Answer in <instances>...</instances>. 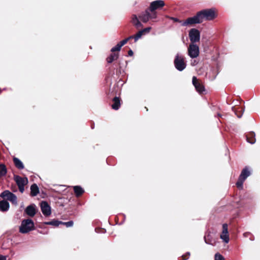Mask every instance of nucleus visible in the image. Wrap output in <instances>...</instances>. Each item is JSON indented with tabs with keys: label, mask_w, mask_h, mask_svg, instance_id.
<instances>
[{
	"label": "nucleus",
	"mask_w": 260,
	"mask_h": 260,
	"mask_svg": "<svg viewBox=\"0 0 260 260\" xmlns=\"http://www.w3.org/2000/svg\"><path fill=\"white\" fill-rule=\"evenodd\" d=\"M174 64L176 70L180 72L183 71L187 66L185 58L179 53H177L175 55Z\"/></svg>",
	"instance_id": "7ed1b4c3"
},
{
	"label": "nucleus",
	"mask_w": 260,
	"mask_h": 260,
	"mask_svg": "<svg viewBox=\"0 0 260 260\" xmlns=\"http://www.w3.org/2000/svg\"><path fill=\"white\" fill-rule=\"evenodd\" d=\"M25 212L28 216L30 217L34 216L36 213L35 205H31L27 206L25 210Z\"/></svg>",
	"instance_id": "2eb2a0df"
},
{
	"label": "nucleus",
	"mask_w": 260,
	"mask_h": 260,
	"mask_svg": "<svg viewBox=\"0 0 260 260\" xmlns=\"http://www.w3.org/2000/svg\"><path fill=\"white\" fill-rule=\"evenodd\" d=\"M118 53H112L107 58V61L109 63H112L113 61L117 60L118 58Z\"/></svg>",
	"instance_id": "b1692460"
},
{
	"label": "nucleus",
	"mask_w": 260,
	"mask_h": 260,
	"mask_svg": "<svg viewBox=\"0 0 260 260\" xmlns=\"http://www.w3.org/2000/svg\"><path fill=\"white\" fill-rule=\"evenodd\" d=\"M7 173V170L4 164H0V177L4 176Z\"/></svg>",
	"instance_id": "a878e982"
},
{
	"label": "nucleus",
	"mask_w": 260,
	"mask_h": 260,
	"mask_svg": "<svg viewBox=\"0 0 260 260\" xmlns=\"http://www.w3.org/2000/svg\"><path fill=\"white\" fill-rule=\"evenodd\" d=\"M150 12L151 11L149 9L146 10L139 16V18L143 22H147L151 17Z\"/></svg>",
	"instance_id": "4468645a"
},
{
	"label": "nucleus",
	"mask_w": 260,
	"mask_h": 260,
	"mask_svg": "<svg viewBox=\"0 0 260 260\" xmlns=\"http://www.w3.org/2000/svg\"><path fill=\"white\" fill-rule=\"evenodd\" d=\"M197 14L201 23L204 20L210 21L213 20L217 16L214 8L204 9L198 12Z\"/></svg>",
	"instance_id": "f257e3e1"
},
{
	"label": "nucleus",
	"mask_w": 260,
	"mask_h": 260,
	"mask_svg": "<svg viewBox=\"0 0 260 260\" xmlns=\"http://www.w3.org/2000/svg\"><path fill=\"white\" fill-rule=\"evenodd\" d=\"M204 240L206 244L214 246L216 245V240L211 235L208 234L204 236Z\"/></svg>",
	"instance_id": "f3484780"
},
{
	"label": "nucleus",
	"mask_w": 260,
	"mask_h": 260,
	"mask_svg": "<svg viewBox=\"0 0 260 260\" xmlns=\"http://www.w3.org/2000/svg\"><path fill=\"white\" fill-rule=\"evenodd\" d=\"M144 35V33L142 31V30L139 31L135 35V42H136L139 39L141 38V37Z\"/></svg>",
	"instance_id": "bb28decb"
},
{
	"label": "nucleus",
	"mask_w": 260,
	"mask_h": 260,
	"mask_svg": "<svg viewBox=\"0 0 260 260\" xmlns=\"http://www.w3.org/2000/svg\"><path fill=\"white\" fill-rule=\"evenodd\" d=\"M198 63V61L194 60L193 61H191V65L192 66H195Z\"/></svg>",
	"instance_id": "f704fd0d"
},
{
	"label": "nucleus",
	"mask_w": 260,
	"mask_h": 260,
	"mask_svg": "<svg viewBox=\"0 0 260 260\" xmlns=\"http://www.w3.org/2000/svg\"><path fill=\"white\" fill-rule=\"evenodd\" d=\"M61 223H62V221H58L57 220L53 219L50 221L44 222L43 223V224L45 225H52L54 226H58L60 224H61Z\"/></svg>",
	"instance_id": "393cba45"
},
{
	"label": "nucleus",
	"mask_w": 260,
	"mask_h": 260,
	"mask_svg": "<svg viewBox=\"0 0 260 260\" xmlns=\"http://www.w3.org/2000/svg\"><path fill=\"white\" fill-rule=\"evenodd\" d=\"M220 238L225 243L229 242V236L228 232V225L226 223L222 224V231L220 235Z\"/></svg>",
	"instance_id": "f8f14e48"
},
{
	"label": "nucleus",
	"mask_w": 260,
	"mask_h": 260,
	"mask_svg": "<svg viewBox=\"0 0 260 260\" xmlns=\"http://www.w3.org/2000/svg\"><path fill=\"white\" fill-rule=\"evenodd\" d=\"M73 221H69L68 222H62L61 223V224L65 225L67 227H71L73 225Z\"/></svg>",
	"instance_id": "c85d7f7f"
},
{
	"label": "nucleus",
	"mask_w": 260,
	"mask_h": 260,
	"mask_svg": "<svg viewBox=\"0 0 260 260\" xmlns=\"http://www.w3.org/2000/svg\"><path fill=\"white\" fill-rule=\"evenodd\" d=\"M0 260H6V257L3 255H0Z\"/></svg>",
	"instance_id": "58836bf2"
},
{
	"label": "nucleus",
	"mask_w": 260,
	"mask_h": 260,
	"mask_svg": "<svg viewBox=\"0 0 260 260\" xmlns=\"http://www.w3.org/2000/svg\"><path fill=\"white\" fill-rule=\"evenodd\" d=\"M35 229L34 222L31 219H24L22 221L19 227V232L22 234H26L34 230Z\"/></svg>",
	"instance_id": "f03ea898"
},
{
	"label": "nucleus",
	"mask_w": 260,
	"mask_h": 260,
	"mask_svg": "<svg viewBox=\"0 0 260 260\" xmlns=\"http://www.w3.org/2000/svg\"><path fill=\"white\" fill-rule=\"evenodd\" d=\"M165 5V2L162 0H157L150 3L149 10L153 12L157 9L162 8Z\"/></svg>",
	"instance_id": "9d476101"
},
{
	"label": "nucleus",
	"mask_w": 260,
	"mask_h": 260,
	"mask_svg": "<svg viewBox=\"0 0 260 260\" xmlns=\"http://www.w3.org/2000/svg\"><path fill=\"white\" fill-rule=\"evenodd\" d=\"M13 161L15 166L18 169L22 170L24 168V165L22 162L19 158L17 157H14Z\"/></svg>",
	"instance_id": "5701e85b"
},
{
	"label": "nucleus",
	"mask_w": 260,
	"mask_h": 260,
	"mask_svg": "<svg viewBox=\"0 0 260 260\" xmlns=\"http://www.w3.org/2000/svg\"><path fill=\"white\" fill-rule=\"evenodd\" d=\"M151 29V27H146L143 29H142V31L143 32V33H144V35H146V34H148L150 30Z\"/></svg>",
	"instance_id": "7c9ffc66"
},
{
	"label": "nucleus",
	"mask_w": 260,
	"mask_h": 260,
	"mask_svg": "<svg viewBox=\"0 0 260 260\" xmlns=\"http://www.w3.org/2000/svg\"><path fill=\"white\" fill-rule=\"evenodd\" d=\"M215 260H224L223 256L219 253L215 254Z\"/></svg>",
	"instance_id": "c756f323"
},
{
	"label": "nucleus",
	"mask_w": 260,
	"mask_h": 260,
	"mask_svg": "<svg viewBox=\"0 0 260 260\" xmlns=\"http://www.w3.org/2000/svg\"><path fill=\"white\" fill-rule=\"evenodd\" d=\"M251 174V172L249 168L245 167L241 171V173L239 177L238 180L236 183L237 187L239 189L243 188V184L244 181L249 177Z\"/></svg>",
	"instance_id": "20e7f679"
},
{
	"label": "nucleus",
	"mask_w": 260,
	"mask_h": 260,
	"mask_svg": "<svg viewBox=\"0 0 260 260\" xmlns=\"http://www.w3.org/2000/svg\"><path fill=\"white\" fill-rule=\"evenodd\" d=\"M14 180L17 184L19 191L23 193L24 191V186L28 183L27 178L26 177H21L18 175H14Z\"/></svg>",
	"instance_id": "39448f33"
},
{
	"label": "nucleus",
	"mask_w": 260,
	"mask_h": 260,
	"mask_svg": "<svg viewBox=\"0 0 260 260\" xmlns=\"http://www.w3.org/2000/svg\"><path fill=\"white\" fill-rule=\"evenodd\" d=\"M247 142L251 144H253L255 143L256 139H255V134L253 132H250L247 133L246 135Z\"/></svg>",
	"instance_id": "dca6fc26"
},
{
	"label": "nucleus",
	"mask_w": 260,
	"mask_h": 260,
	"mask_svg": "<svg viewBox=\"0 0 260 260\" xmlns=\"http://www.w3.org/2000/svg\"><path fill=\"white\" fill-rule=\"evenodd\" d=\"M172 19H173V20L174 21H175V22H180V23H182V21H179V19H178V18H177L172 17Z\"/></svg>",
	"instance_id": "e433bc0d"
},
{
	"label": "nucleus",
	"mask_w": 260,
	"mask_h": 260,
	"mask_svg": "<svg viewBox=\"0 0 260 260\" xmlns=\"http://www.w3.org/2000/svg\"><path fill=\"white\" fill-rule=\"evenodd\" d=\"M0 197L3 198H6L13 204H17V199L16 196L10 192L9 190H6L4 191L1 193Z\"/></svg>",
	"instance_id": "0eeeda50"
},
{
	"label": "nucleus",
	"mask_w": 260,
	"mask_h": 260,
	"mask_svg": "<svg viewBox=\"0 0 260 260\" xmlns=\"http://www.w3.org/2000/svg\"><path fill=\"white\" fill-rule=\"evenodd\" d=\"M128 39H127L126 38L124 39L123 40L121 41V42H120L119 43V44H120V45L122 47L123 46V45H124L127 42H128Z\"/></svg>",
	"instance_id": "473e14b6"
},
{
	"label": "nucleus",
	"mask_w": 260,
	"mask_h": 260,
	"mask_svg": "<svg viewBox=\"0 0 260 260\" xmlns=\"http://www.w3.org/2000/svg\"><path fill=\"white\" fill-rule=\"evenodd\" d=\"M201 23V21L197 13L196 15L193 17H189L185 21H183L181 25L183 26H190L195 24H199Z\"/></svg>",
	"instance_id": "6e6552de"
},
{
	"label": "nucleus",
	"mask_w": 260,
	"mask_h": 260,
	"mask_svg": "<svg viewBox=\"0 0 260 260\" xmlns=\"http://www.w3.org/2000/svg\"><path fill=\"white\" fill-rule=\"evenodd\" d=\"M126 39H128V41H129L130 39H135V36H131L127 38Z\"/></svg>",
	"instance_id": "ea45409f"
},
{
	"label": "nucleus",
	"mask_w": 260,
	"mask_h": 260,
	"mask_svg": "<svg viewBox=\"0 0 260 260\" xmlns=\"http://www.w3.org/2000/svg\"><path fill=\"white\" fill-rule=\"evenodd\" d=\"M113 104L112 105L113 109L117 110L119 109L120 106V100L118 97H115L113 99Z\"/></svg>",
	"instance_id": "aec40b11"
},
{
	"label": "nucleus",
	"mask_w": 260,
	"mask_h": 260,
	"mask_svg": "<svg viewBox=\"0 0 260 260\" xmlns=\"http://www.w3.org/2000/svg\"><path fill=\"white\" fill-rule=\"evenodd\" d=\"M188 55L191 58H195L199 56L200 49L199 46L193 43H190L187 49Z\"/></svg>",
	"instance_id": "423d86ee"
},
{
	"label": "nucleus",
	"mask_w": 260,
	"mask_h": 260,
	"mask_svg": "<svg viewBox=\"0 0 260 260\" xmlns=\"http://www.w3.org/2000/svg\"><path fill=\"white\" fill-rule=\"evenodd\" d=\"M192 81L193 85L198 92L202 93L205 90L204 86L198 81L197 78L195 76L193 77Z\"/></svg>",
	"instance_id": "ddd939ff"
},
{
	"label": "nucleus",
	"mask_w": 260,
	"mask_h": 260,
	"mask_svg": "<svg viewBox=\"0 0 260 260\" xmlns=\"http://www.w3.org/2000/svg\"><path fill=\"white\" fill-rule=\"evenodd\" d=\"M128 54L129 56H132L133 55V52L132 50H129L128 52Z\"/></svg>",
	"instance_id": "4c0bfd02"
},
{
	"label": "nucleus",
	"mask_w": 260,
	"mask_h": 260,
	"mask_svg": "<svg viewBox=\"0 0 260 260\" xmlns=\"http://www.w3.org/2000/svg\"><path fill=\"white\" fill-rule=\"evenodd\" d=\"M39 192V189L38 185L34 183L30 186V194L32 197L36 196Z\"/></svg>",
	"instance_id": "412c9836"
},
{
	"label": "nucleus",
	"mask_w": 260,
	"mask_h": 260,
	"mask_svg": "<svg viewBox=\"0 0 260 260\" xmlns=\"http://www.w3.org/2000/svg\"><path fill=\"white\" fill-rule=\"evenodd\" d=\"M189 38L191 43L195 44L200 41V31L196 28H192L189 31Z\"/></svg>",
	"instance_id": "1a4fd4ad"
},
{
	"label": "nucleus",
	"mask_w": 260,
	"mask_h": 260,
	"mask_svg": "<svg viewBox=\"0 0 260 260\" xmlns=\"http://www.w3.org/2000/svg\"><path fill=\"white\" fill-rule=\"evenodd\" d=\"M188 256L187 258H185V255H182V259L181 260H186L187 259H188V257L190 255V252H188L186 253V254Z\"/></svg>",
	"instance_id": "72a5a7b5"
},
{
	"label": "nucleus",
	"mask_w": 260,
	"mask_h": 260,
	"mask_svg": "<svg viewBox=\"0 0 260 260\" xmlns=\"http://www.w3.org/2000/svg\"><path fill=\"white\" fill-rule=\"evenodd\" d=\"M41 211L45 216H49L51 213V207L46 201H42L40 204Z\"/></svg>",
	"instance_id": "9b49d317"
},
{
	"label": "nucleus",
	"mask_w": 260,
	"mask_h": 260,
	"mask_svg": "<svg viewBox=\"0 0 260 260\" xmlns=\"http://www.w3.org/2000/svg\"><path fill=\"white\" fill-rule=\"evenodd\" d=\"M74 191L77 197L81 196L84 192V189L80 186H74Z\"/></svg>",
	"instance_id": "4be33fe9"
},
{
	"label": "nucleus",
	"mask_w": 260,
	"mask_h": 260,
	"mask_svg": "<svg viewBox=\"0 0 260 260\" xmlns=\"http://www.w3.org/2000/svg\"><path fill=\"white\" fill-rule=\"evenodd\" d=\"M152 14L151 15L150 18H155L156 17V14L155 12H152Z\"/></svg>",
	"instance_id": "c9c22d12"
},
{
	"label": "nucleus",
	"mask_w": 260,
	"mask_h": 260,
	"mask_svg": "<svg viewBox=\"0 0 260 260\" xmlns=\"http://www.w3.org/2000/svg\"><path fill=\"white\" fill-rule=\"evenodd\" d=\"M151 29V27H146L143 29H142V31L143 32V33H144V35H146V34H148L150 30Z\"/></svg>",
	"instance_id": "2f4dec72"
},
{
	"label": "nucleus",
	"mask_w": 260,
	"mask_h": 260,
	"mask_svg": "<svg viewBox=\"0 0 260 260\" xmlns=\"http://www.w3.org/2000/svg\"><path fill=\"white\" fill-rule=\"evenodd\" d=\"M132 23L137 28H139L143 26L136 15H133Z\"/></svg>",
	"instance_id": "6ab92c4d"
},
{
	"label": "nucleus",
	"mask_w": 260,
	"mask_h": 260,
	"mask_svg": "<svg viewBox=\"0 0 260 260\" xmlns=\"http://www.w3.org/2000/svg\"><path fill=\"white\" fill-rule=\"evenodd\" d=\"M121 46L120 45L119 43L114 47L112 48L111 49V51L112 52H114L115 51H119L121 49Z\"/></svg>",
	"instance_id": "cd10ccee"
},
{
	"label": "nucleus",
	"mask_w": 260,
	"mask_h": 260,
	"mask_svg": "<svg viewBox=\"0 0 260 260\" xmlns=\"http://www.w3.org/2000/svg\"><path fill=\"white\" fill-rule=\"evenodd\" d=\"M10 208V205L8 201L2 200L0 201V211L2 212L7 211Z\"/></svg>",
	"instance_id": "a211bd4d"
}]
</instances>
